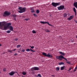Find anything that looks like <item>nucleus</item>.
Masks as SVG:
<instances>
[{
  "mask_svg": "<svg viewBox=\"0 0 77 77\" xmlns=\"http://www.w3.org/2000/svg\"><path fill=\"white\" fill-rule=\"evenodd\" d=\"M6 22H0V29L3 30H6L8 28V26L6 25Z\"/></svg>",
  "mask_w": 77,
  "mask_h": 77,
  "instance_id": "1",
  "label": "nucleus"
},
{
  "mask_svg": "<svg viewBox=\"0 0 77 77\" xmlns=\"http://www.w3.org/2000/svg\"><path fill=\"white\" fill-rule=\"evenodd\" d=\"M18 9L19 10H20L19 11H18V12H19V13H23V12H24L26 11L25 8H22V7H20Z\"/></svg>",
  "mask_w": 77,
  "mask_h": 77,
  "instance_id": "2",
  "label": "nucleus"
},
{
  "mask_svg": "<svg viewBox=\"0 0 77 77\" xmlns=\"http://www.w3.org/2000/svg\"><path fill=\"white\" fill-rule=\"evenodd\" d=\"M56 59H59V60H62V59H65L66 61H67L68 60L66 58H64V57H63V56L62 55H60V56H57L56 57Z\"/></svg>",
  "mask_w": 77,
  "mask_h": 77,
  "instance_id": "3",
  "label": "nucleus"
},
{
  "mask_svg": "<svg viewBox=\"0 0 77 77\" xmlns=\"http://www.w3.org/2000/svg\"><path fill=\"white\" fill-rule=\"evenodd\" d=\"M42 54L46 57H53V56L50 55V53H48L47 55L46 53L45 52H43L42 53Z\"/></svg>",
  "mask_w": 77,
  "mask_h": 77,
  "instance_id": "4",
  "label": "nucleus"
},
{
  "mask_svg": "<svg viewBox=\"0 0 77 77\" xmlns=\"http://www.w3.org/2000/svg\"><path fill=\"white\" fill-rule=\"evenodd\" d=\"M10 15L11 13L10 12H8V11H5L4 14H3V16L6 17L7 16H9Z\"/></svg>",
  "mask_w": 77,
  "mask_h": 77,
  "instance_id": "5",
  "label": "nucleus"
},
{
  "mask_svg": "<svg viewBox=\"0 0 77 77\" xmlns=\"http://www.w3.org/2000/svg\"><path fill=\"white\" fill-rule=\"evenodd\" d=\"M52 6H54V7H57V6H59L60 5V2L58 3H55V2H52Z\"/></svg>",
  "mask_w": 77,
  "mask_h": 77,
  "instance_id": "6",
  "label": "nucleus"
},
{
  "mask_svg": "<svg viewBox=\"0 0 77 77\" xmlns=\"http://www.w3.org/2000/svg\"><path fill=\"white\" fill-rule=\"evenodd\" d=\"M31 71H38V70H39V68L38 67H33L31 69Z\"/></svg>",
  "mask_w": 77,
  "mask_h": 77,
  "instance_id": "7",
  "label": "nucleus"
},
{
  "mask_svg": "<svg viewBox=\"0 0 77 77\" xmlns=\"http://www.w3.org/2000/svg\"><path fill=\"white\" fill-rule=\"evenodd\" d=\"M64 8H65V6L63 5H61L59 7H57L58 10H63V9H64Z\"/></svg>",
  "mask_w": 77,
  "mask_h": 77,
  "instance_id": "8",
  "label": "nucleus"
},
{
  "mask_svg": "<svg viewBox=\"0 0 77 77\" xmlns=\"http://www.w3.org/2000/svg\"><path fill=\"white\" fill-rule=\"evenodd\" d=\"M15 73V72L14 71H11L10 73H9L8 74H9V75H11V76H12V75H14Z\"/></svg>",
  "mask_w": 77,
  "mask_h": 77,
  "instance_id": "9",
  "label": "nucleus"
},
{
  "mask_svg": "<svg viewBox=\"0 0 77 77\" xmlns=\"http://www.w3.org/2000/svg\"><path fill=\"white\" fill-rule=\"evenodd\" d=\"M26 51H32V52H35V51L31 49H27L26 50Z\"/></svg>",
  "mask_w": 77,
  "mask_h": 77,
  "instance_id": "10",
  "label": "nucleus"
},
{
  "mask_svg": "<svg viewBox=\"0 0 77 77\" xmlns=\"http://www.w3.org/2000/svg\"><path fill=\"white\" fill-rule=\"evenodd\" d=\"M9 28V30L11 31H14V29H13V27L12 26H9L8 27Z\"/></svg>",
  "mask_w": 77,
  "mask_h": 77,
  "instance_id": "11",
  "label": "nucleus"
},
{
  "mask_svg": "<svg viewBox=\"0 0 77 77\" xmlns=\"http://www.w3.org/2000/svg\"><path fill=\"white\" fill-rule=\"evenodd\" d=\"M73 16H70L69 17L67 18V19L68 20H69V21H70L71 20H72V18H73Z\"/></svg>",
  "mask_w": 77,
  "mask_h": 77,
  "instance_id": "12",
  "label": "nucleus"
},
{
  "mask_svg": "<svg viewBox=\"0 0 77 77\" xmlns=\"http://www.w3.org/2000/svg\"><path fill=\"white\" fill-rule=\"evenodd\" d=\"M12 16L13 17H14V20L16 21V17H17V15L15 14H13Z\"/></svg>",
  "mask_w": 77,
  "mask_h": 77,
  "instance_id": "13",
  "label": "nucleus"
},
{
  "mask_svg": "<svg viewBox=\"0 0 77 77\" xmlns=\"http://www.w3.org/2000/svg\"><path fill=\"white\" fill-rule=\"evenodd\" d=\"M59 53L60 54H61V55H62L63 56H65V53L61 52L60 51L59 52Z\"/></svg>",
  "mask_w": 77,
  "mask_h": 77,
  "instance_id": "14",
  "label": "nucleus"
},
{
  "mask_svg": "<svg viewBox=\"0 0 77 77\" xmlns=\"http://www.w3.org/2000/svg\"><path fill=\"white\" fill-rule=\"evenodd\" d=\"M65 66H63L61 67L60 68V70H63V69H65Z\"/></svg>",
  "mask_w": 77,
  "mask_h": 77,
  "instance_id": "15",
  "label": "nucleus"
},
{
  "mask_svg": "<svg viewBox=\"0 0 77 77\" xmlns=\"http://www.w3.org/2000/svg\"><path fill=\"white\" fill-rule=\"evenodd\" d=\"M73 10L74 12H75V14H76V12H76V9H75V8H73Z\"/></svg>",
  "mask_w": 77,
  "mask_h": 77,
  "instance_id": "16",
  "label": "nucleus"
},
{
  "mask_svg": "<svg viewBox=\"0 0 77 77\" xmlns=\"http://www.w3.org/2000/svg\"><path fill=\"white\" fill-rule=\"evenodd\" d=\"M41 23H42V24H47V22H42V21H41L40 22Z\"/></svg>",
  "mask_w": 77,
  "mask_h": 77,
  "instance_id": "17",
  "label": "nucleus"
},
{
  "mask_svg": "<svg viewBox=\"0 0 77 77\" xmlns=\"http://www.w3.org/2000/svg\"><path fill=\"white\" fill-rule=\"evenodd\" d=\"M31 12H32V13H33V12H34V10H33L32 8H31Z\"/></svg>",
  "mask_w": 77,
  "mask_h": 77,
  "instance_id": "18",
  "label": "nucleus"
},
{
  "mask_svg": "<svg viewBox=\"0 0 77 77\" xmlns=\"http://www.w3.org/2000/svg\"><path fill=\"white\" fill-rule=\"evenodd\" d=\"M59 65H64V63L63 62H60L59 63Z\"/></svg>",
  "mask_w": 77,
  "mask_h": 77,
  "instance_id": "19",
  "label": "nucleus"
},
{
  "mask_svg": "<svg viewBox=\"0 0 77 77\" xmlns=\"http://www.w3.org/2000/svg\"><path fill=\"white\" fill-rule=\"evenodd\" d=\"M8 53H12V50H8Z\"/></svg>",
  "mask_w": 77,
  "mask_h": 77,
  "instance_id": "20",
  "label": "nucleus"
},
{
  "mask_svg": "<svg viewBox=\"0 0 77 77\" xmlns=\"http://www.w3.org/2000/svg\"><path fill=\"white\" fill-rule=\"evenodd\" d=\"M64 17H66L67 16V14L66 13H64L63 15Z\"/></svg>",
  "mask_w": 77,
  "mask_h": 77,
  "instance_id": "21",
  "label": "nucleus"
},
{
  "mask_svg": "<svg viewBox=\"0 0 77 77\" xmlns=\"http://www.w3.org/2000/svg\"><path fill=\"white\" fill-rule=\"evenodd\" d=\"M22 74L23 75H25L26 74V72H22Z\"/></svg>",
  "mask_w": 77,
  "mask_h": 77,
  "instance_id": "22",
  "label": "nucleus"
},
{
  "mask_svg": "<svg viewBox=\"0 0 77 77\" xmlns=\"http://www.w3.org/2000/svg\"><path fill=\"white\" fill-rule=\"evenodd\" d=\"M60 69V68L59 67H57L56 68V70L57 71H59Z\"/></svg>",
  "mask_w": 77,
  "mask_h": 77,
  "instance_id": "23",
  "label": "nucleus"
},
{
  "mask_svg": "<svg viewBox=\"0 0 77 77\" xmlns=\"http://www.w3.org/2000/svg\"><path fill=\"white\" fill-rule=\"evenodd\" d=\"M11 32V31L8 30L6 32V33H10Z\"/></svg>",
  "mask_w": 77,
  "mask_h": 77,
  "instance_id": "24",
  "label": "nucleus"
},
{
  "mask_svg": "<svg viewBox=\"0 0 77 77\" xmlns=\"http://www.w3.org/2000/svg\"><path fill=\"white\" fill-rule=\"evenodd\" d=\"M20 47H21V45H18L17 46V48H20Z\"/></svg>",
  "mask_w": 77,
  "mask_h": 77,
  "instance_id": "25",
  "label": "nucleus"
},
{
  "mask_svg": "<svg viewBox=\"0 0 77 77\" xmlns=\"http://www.w3.org/2000/svg\"><path fill=\"white\" fill-rule=\"evenodd\" d=\"M24 20H25L26 21H29V20H30V19L29 18H26L25 19H24Z\"/></svg>",
  "mask_w": 77,
  "mask_h": 77,
  "instance_id": "26",
  "label": "nucleus"
},
{
  "mask_svg": "<svg viewBox=\"0 0 77 77\" xmlns=\"http://www.w3.org/2000/svg\"><path fill=\"white\" fill-rule=\"evenodd\" d=\"M45 32H47L48 33L49 32H50V31L49 30H45Z\"/></svg>",
  "mask_w": 77,
  "mask_h": 77,
  "instance_id": "27",
  "label": "nucleus"
},
{
  "mask_svg": "<svg viewBox=\"0 0 77 77\" xmlns=\"http://www.w3.org/2000/svg\"><path fill=\"white\" fill-rule=\"evenodd\" d=\"M36 12L37 14H39V10H36Z\"/></svg>",
  "mask_w": 77,
  "mask_h": 77,
  "instance_id": "28",
  "label": "nucleus"
},
{
  "mask_svg": "<svg viewBox=\"0 0 77 77\" xmlns=\"http://www.w3.org/2000/svg\"><path fill=\"white\" fill-rule=\"evenodd\" d=\"M32 33H36V32L35 31L33 30L32 31Z\"/></svg>",
  "mask_w": 77,
  "mask_h": 77,
  "instance_id": "29",
  "label": "nucleus"
},
{
  "mask_svg": "<svg viewBox=\"0 0 77 77\" xmlns=\"http://www.w3.org/2000/svg\"><path fill=\"white\" fill-rule=\"evenodd\" d=\"M3 71L4 72H5V71H6V68H4L3 69Z\"/></svg>",
  "mask_w": 77,
  "mask_h": 77,
  "instance_id": "30",
  "label": "nucleus"
},
{
  "mask_svg": "<svg viewBox=\"0 0 77 77\" xmlns=\"http://www.w3.org/2000/svg\"><path fill=\"white\" fill-rule=\"evenodd\" d=\"M29 47H31V48L32 49H33V48H34V46H29Z\"/></svg>",
  "mask_w": 77,
  "mask_h": 77,
  "instance_id": "31",
  "label": "nucleus"
},
{
  "mask_svg": "<svg viewBox=\"0 0 77 77\" xmlns=\"http://www.w3.org/2000/svg\"><path fill=\"white\" fill-rule=\"evenodd\" d=\"M47 24H48L49 25V26H52V25L49 24V23H48V22H47Z\"/></svg>",
  "mask_w": 77,
  "mask_h": 77,
  "instance_id": "32",
  "label": "nucleus"
},
{
  "mask_svg": "<svg viewBox=\"0 0 77 77\" xmlns=\"http://www.w3.org/2000/svg\"><path fill=\"white\" fill-rule=\"evenodd\" d=\"M38 77H41V75L40 74H38L37 75Z\"/></svg>",
  "mask_w": 77,
  "mask_h": 77,
  "instance_id": "33",
  "label": "nucleus"
},
{
  "mask_svg": "<svg viewBox=\"0 0 77 77\" xmlns=\"http://www.w3.org/2000/svg\"><path fill=\"white\" fill-rule=\"evenodd\" d=\"M8 26H11V23H7Z\"/></svg>",
  "mask_w": 77,
  "mask_h": 77,
  "instance_id": "34",
  "label": "nucleus"
},
{
  "mask_svg": "<svg viewBox=\"0 0 77 77\" xmlns=\"http://www.w3.org/2000/svg\"><path fill=\"white\" fill-rule=\"evenodd\" d=\"M66 62L67 63H68V64H71V63H70V62L69 61H67Z\"/></svg>",
  "mask_w": 77,
  "mask_h": 77,
  "instance_id": "35",
  "label": "nucleus"
},
{
  "mask_svg": "<svg viewBox=\"0 0 77 77\" xmlns=\"http://www.w3.org/2000/svg\"><path fill=\"white\" fill-rule=\"evenodd\" d=\"M18 38H15L14 39V41H18Z\"/></svg>",
  "mask_w": 77,
  "mask_h": 77,
  "instance_id": "36",
  "label": "nucleus"
},
{
  "mask_svg": "<svg viewBox=\"0 0 77 77\" xmlns=\"http://www.w3.org/2000/svg\"><path fill=\"white\" fill-rule=\"evenodd\" d=\"M33 15L35 17H37V15L36 14H33Z\"/></svg>",
  "mask_w": 77,
  "mask_h": 77,
  "instance_id": "37",
  "label": "nucleus"
},
{
  "mask_svg": "<svg viewBox=\"0 0 77 77\" xmlns=\"http://www.w3.org/2000/svg\"><path fill=\"white\" fill-rule=\"evenodd\" d=\"M72 69V68L70 67L69 68V69L68 70V71H70V70H71Z\"/></svg>",
  "mask_w": 77,
  "mask_h": 77,
  "instance_id": "38",
  "label": "nucleus"
},
{
  "mask_svg": "<svg viewBox=\"0 0 77 77\" xmlns=\"http://www.w3.org/2000/svg\"><path fill=\"white\" fill-rule=\"evenodd\" d=\"M22 52H24V51H25V50H24V49H23L22 51H21Z\"/></svg>",
  "mask_w": 77,
  "mask_h": 77,
  "instance_id": "39",
  "label": "nucleus"
},
{
  "mask_svg": "<svg viewBox=\"0 0 77 77\" xmlns=\"http://www.w3.org/2000/svg\"><path fill=\"white\" fill-rule=\"evenodd\" d=\"M14 56H17V55H18V54H14Z\"/></svg>",
  "mask_w": 77,
  "mask_h": 77,
  "instance_id": "40",
  "label": "nucleus"
},
{
  "mask_svg": "<svg viewBox=\"0 0 77 77\" xmlns=\"http://www.w3.org/2000/svg\"><path fill=\"white\" fill-rule=\"evenodd\" d=\"M15 50H16V49H14V50H12V51H15Z\"/></svg>",
  "mask_w": 77,
  "mask_h": 77,
  "instance_id": "41",
  "label": "nucleus"
},
{
  "mask_svg": "<svg viewBox=\"0 0 77 77\" xmlns=\"http://www.w3.org/2000/svg\"><path fill=\"white\" fill-rule=\"evenodd\" d=\"M74 21H75V22L76 23H77V21L74 20Z\"/></svg>",
  "mask_w": 77,
  "mask_h": 77,
  "instance_id": "42",
  "label": "nucleus"
},
{
  "mask_svg": "<svg viewBox=\"0 0 77 77\" xmlns=\"http://www.w3.org/2000/svg\"><path fill=\"white\" fill-rule=\"evenodd\" d=\"M76 14H77V12H76V14L75 13V15L76 16Z\"/></svg>",
  "mask_w": 77,
  "mask_h": 77,
  "instance_id": "43",
  "label": "nucleus"
},
{
  "mask_svg": "<svg viewBox=\"0 0 77 77\" xmlns=\"http://www.w3.org/2000/svg\"><path fill=\"white\" fill-rule=\"evenodd\" d=\"M52 77H54V75H52Z\"/></svg>",
  "mask_w": 77,
  "mask_h": 77,
  "instance_id": "44",
  "label": "nucleus"
},
{
  "mask_svg": "<svg viewBox=\"0 0 77 77\" xmlns=\"http://www.w3.org/2000/svg\"><path fill=\"white\" fill-rule=\"evenodd\" d=\"M22 77H25V76H22Z\"/></svg>",
  "mask_w": 77,
  "mask_h": 77,
  "instance_id": "45",
  "label": "nucleus"
},
{
  "mask_svg": "<svg viewBox=\"0 0 77 77\" xmlns=\"http://www.w3.org/2000/svg\"><path fill=\"white\" fill-rule=\"evenodd\" d=\"M2 45H1V44H0V46H1Z\"/></svg>",
  "mask_w": 77,
  "mask_h": 77,
  "instance_id": "46",
  "label": "nucleus"
},
{
  "mask_svg": "<svg viewBox=\"0 0 77 77\" xmlns=\"http://www.w3.org/2000/svg\"><path fill=\"white\" fill-rule=\"evenodd\" d=\"M38 75H37V76L36 77H38Z\"/></svg>",
  "mask_w": 77,
  "mask_h": 77,
  "instance_id": "47",
  "label": "nucleus"
},
{
  "mask_svg": "<svg viewBox=\"0 0 77 77\" xmlns=\"http://www.w3.org/2000/svg\"><path fill=\"white\" fill-rule=\"evenodd\" d=\"M19 53L20 52L19 51H18Z\"/></svg>",
  "mask_w": 77,
  "mask_h": 77,
  "instance_id": "48",
  "label": "nucleus"
},
{
  "mask_svg": "<svg viewBox=\"0 0 77 77\" xmlns=\"http://www.w3.org/2000/svg\"><path fill=\"white\" fill-rule=\"evenodd\" d=\"M60 38H61V36H60Z\"/></svg>",
  "mask_w": 77,
  "mask_h": 77,
  "instance_id": "49",
  "label": "nucleus"
}]
</instances>
